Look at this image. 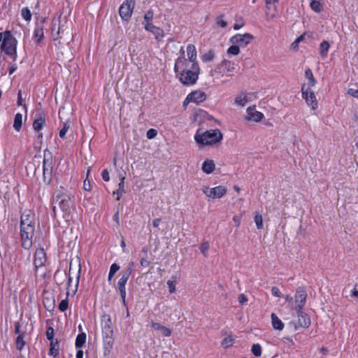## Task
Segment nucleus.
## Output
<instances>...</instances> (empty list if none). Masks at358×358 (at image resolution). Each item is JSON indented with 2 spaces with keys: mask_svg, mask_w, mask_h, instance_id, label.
<instances>
[{
  "mask_svg": "<svg viewBox=\"0 0 358 358\" xmlns=\"http://www.w3.org/2000/svg\"><path fill=\"white\" fill-rule=\"evenodd\" d=\"M216 24L222 28H225L227 26V22L224 20L223 15L217 17Z\"/></svg>",
  "mask_w": 358,
  "mask_h": 358,
  "instance_id": "obj_47",
  "label": "nucleus"
},
{
  "mask_svg": "<svg viewBox=\"0 0 358 358\" xmlns=\"http://www.w3.org/2000/svg\"><path fill=\"white\" fill-rule=\"evenodd\" d=\"M26 332L22 333L21 335H18L15 341V348L17 350L21 351L24 345H26L27 342L25 341V337L27 336Z\"/></svg>",
  "mask_w": 358,
  "mask_h": 358,
  "instance_id": "obj_26",
  "label": "nucleus"
},
{
  "mask_svg": "<svg viewBox=\"0 0 358 358\" xmlns=\"http://www.w3.org/2000/svg\"><path fill=\"white\" fill-rule=\"evenodd\" d=\"M301 96L305 99L307 105L312 109L315 110L318 106V103L314 92L310 90H301Z\"/></svg>",
  "mask_w": 358,
  "mask_h": 358,
  "instance_id": "obj_16",
  "label": "nucleus"
},
{
  "mask_svg": "<svg viewBox=\"0 0 358 358\" xmlns=\"http://www.w3.org/2000/svg\"><path fill=\"white\" fill-rule=\"evenodd\" d=\"M307 299V292L303 287H299L294 295L296 303L295 310H303Z\"/></svg>",
  "mask_w": 358,
  "mask_h": 358,
  "instance_id": "obj_15",
  "label": "nucleus"
},
{
  "mask_svg": "<svg viewBox=\"0 0 358 358\" xmlns=\"http://www.w3.org/2000/svg\"><path fill=\"white\" fill-rule=\"evenodd\" d=\"M0 49L2 52L9 56L13 62L17 60V41L13 36L10 31H3V36L1 41Z\"/></svg>",
  "mask_w": 358,
  "mask_h": 358,
  "instance_id": "obj_4",
  "label": "nucleus"
},
{
  "mask_svg": "<svg viewBox=\"0 0 358 358\" xmlns=\"http://www.w3.org/2000/svg\"><path fill=\"white\" fill-rule=\"evenodd\" d=\"M162 335L164 337H169L172 334V329L163 325L160 330Z\"/></svg>",
  "mask_w": 358,
  "mask_h": 358,
  "instance_id": "obj_49",
  "label": "nucleus"
},
{
  "mask_svg": "<svg viewBox=\"0 0 358 358\" xmlns=\"http://www.w3.org/2000/svg\"><path fill=\"white\" fill-rule=\"evenodd\" d=\"M296 313L297 314V326L296 328L302 327V328H308L310 325V319L308 314L303 312L302 310H296Z\"/></svg>",
  "mask_w": 358,
  "mask_h": 358,
  "instance_id": "obj_18",
  "label": "nucleus"
},
{
  "mask_svg": "<svg viewBox=\"0 0 358 358\" xmlns=\"http://www.w3.org/2000/svg\"><path fill=\"white\" fill-rule=\"evenodd\" d=\"M119 269H120V266L117 264L113 263L111 264V266L110 267L109 273H108V281L111 280L113 277L115 275L116 272L119 271Z\"/></svg>",
  "mask_w": 358,
  "mask_h": 358,
  "instance_id": "obj_42",
  "label": "nucleus"
},
{
  "mask_svg": "<svg viewBox=\"0 0 358 358\" xmlns=\"http://www.w3.org/2000/svg\"><path fill=\"white\" fill-rule=\"evenodd\" d=\"M248 297L244 294H241L238 297V301L240 304L243 305L248 301Z\"/></svg>",
  "mask_w": 358,
  "mask_h": 358,
  "instance_id": "obj_55",
  "label": "nucleus"
},
{
  "mask_svg": "<svg viewBox=\"0 0 358 358\" xmlns=\"http://www.w3.org/2000/svg\"><path fill=\"white\" fill-rule=\"evenodd\" d=\"M253 39L254 36L250 34H237L230 38V41L239 47L245 48L250 44Z\"/></svg>",
  "mask_w": 358,
  "mask_h": 358,
  "instance_id": "obj_14",
  "label": "nucleus"
},
{
  "mask_svg": "<svg viewBox=\"0 0 358 358\" xmlns=\"http://www.w3.org/2000/svg\"><path fill=\"white\" fill-rule=\"evenodd\" d=\"M187 56L186 62H190L192 64H199L197 61V52L196 50V47L193 44H188L187 45Z\"/></svg>",
  "mask_w": 358,
  "mask_h": 358,
  "instance_id": "obj_21",
  "label": "nucleus"
},
{
  "mask_svg": "<svg viewBox=\"0 0 358 358\" xmlns=\"http://www.w3.org/2000/svg\"><path fill=\"white\" fill-rule=\"evenodd\" d=\"M271 322L273 327L276 330H282L284 328V323L278 318L275 314L272 313L271 315Z\"/></svg>",
  "mask_w": 358,
  "mask_h": 358,
  "instance_id": "obj_28",
  "label": "nucleus"
},
{
  "mask_svg": "<svg viewBox=\"0 0 358 358\" xmlns=\"http://www.w3.org/2000/svg\"><path fill=\"white\" fill-rule=\"evenodd\" d=\"M330 44L327 41H323L320 44V54L322 58L328 56Z\"/></svg>",
  "mask_w": 358,
  "mask_h": 358,
  "instance_id": "obj_29",
  "label": "nucleus"
},
{
  "mask_svg": "<svg viewBox=\"0 0 358 358\" xmlns=\"http://www.w3.org/2000/svg\"><path fill=\"white\" fill-rule=\"evenodd\" d=\"M59 29V27H57V23L52 22L51 24V36L53 41H57L61 38Z\"/></svg>",
  "mask_w": 358,
  "mask_h": 358,
  "instance_id": "obj_33",
  "label": "nucleus"
},
{
  "mask_svg": "<svg viewBox=\"0 0 358 358\" xmlns=\"http://www.w3.org/2000/svg\"><path fill=\"white\" fill-rule=\"evenodd\" d=\"M53 157L51 152H44L43 161V180L44 183L50 185L52 179Z\"/></svg>",
  "mask_w": 358,
  "mask_h": 358,
  "instance_id": "obj_8",
  "label": "nucleus"
},
{
  "mask_svg": "<svg viewBox=\"0 0 358 358\" xmlns=\"http://www.w3.org/2000/svg\"><path fill=\"white\" fill-rule=\"evenodd\" d=\"M157 134V131L155 129H150L146 134L147 138L149 139L154 138Z\"/></svg>",
  "mask_w": 358,
  "mask_h": 358,
  "instance_id": "obj_50",
  "label": "nucleus"
},
{
  "mask_svg": "<svg viewBox=\"0 0 358 358\" xmlns=\"http://www.w3.org/2000/svg\"><path fill=\"white\" fill-rule=\"evenodd\" d=\"M69 128H70V126L67 122L64 124L63 127L60 129L59 133V136L61 138L64 139L66 138V134L68 130L69 129Z\"/></svg>",
  "mask_w": 358,
  "mask_h": 358,
  "instance_id": "obj_46",
  "label": "nucleus"
},
{
  "mask_svg": "<svg viewBox=\"0 0 358 358\" xmlns=\"http://www.w3.org/2000/svg\"><path fill=\"white\" fill-rule=\"evenodd\" d=\"M207 98L206 94L199 90H194L188 94V99H192L196 104L203 102Z\"/></svg>",
  "mask_w": 358,
  "mask_h": 358,
  "instance_id": "obj_20",
  "label": "nucleus"
},
{
  "mask_svg": "<svg viewBox=\"0 0 358 358\" xmlns=\"http://www.w3.org/2000/svg\"><path fill=\"white\" fill-rule=\"evenodd\" d=\"M101 327L103 355L104 356H108L110 354L114 345L113 323L109 315L103 314L101 315Z\"/></svg>",
  "mask_w": 358,
  "mask_h": 358,
  "instance_id": "obj_2",
  "label": "nucleus"
},
{
  "mask_svg": "<svg viewBox=\"0 0 358 358\" xmlns=\"http://www.w3.org/2000/svg\"><path fill=\"white\" fill-rule=\"evenodd\" d=\"M254 221L258 229H261L263 228V217L259 212L255 213Z\"/></svg>",
  "mask_w": 358,
  "mask_h": 358,
  "instance_id": "obj_35",
  "label": "nucleus"
},
{
  "mask_svg": "<svg viewBox=\"0 0 358 358\" xmlns=\"http://www.w3.org/2000/svg\"><path fill=\"white\" fill-rule=\"evenodd\" d=\"M20 328H21V325L20 324L19 322H16L15 324V329H14V331H15V334H17V336L18 335H21L22 332L20 331Z\"/></svg>",
  "mask_w": 358,
  "mask_h": 358,
  "instance_id": "obj_62",
  "label": "nucleus"
},
{
  "mask_svg": "<svg viewBox=\"0 0 358 358\" xmlns=\"http://www.w3.org/2000/svg\"><path fill=\"white\" fill-rule=\"evenodd\" d=\"M47 260L46 253L43 248H40L36 250L34 255V264L36 270L45 265Z\"/></svg>",
  "mask_w": 358,
  "mask_h": 358,
  "instance_id": "obj_17",
  "label": "nucleus"
},
{
  "mask_svg": "<svg viewBox=\"0 0 358 358\" xmlns=\"http://www.w3.org/2000/svg\"><path fill=\"white\" fill-rule=\"evenodd\" d=\"M180 56L175 61L174 71L176 77L185 86L194 85L196 83L201 73L199 64L186 62L185 52L182 48L180 50Z\"/></svg>",
  "mask_w": 358,
  "mask_h": 358,
  "instance_id": "obj_1",
  "label": "nucleus"
},
{
  "mask_svg": "<svg viewBox=\"0 0 358 358\" xmlns=\"http://www.w3.org/2000/svg\"><path fill=\"white\" fill-rule=\"evenodd\" d=\"M57 200L61 199L59 202V206L63 212V218L66 222L72 220L71 209L75 207V197L71 194H64L60 192L55 196Z\"/></svg>",
  "mask_w": 358,
  "mask_h": 358,
  "instance_id": "obj_5",
  "label": "nucleus"
},
{
  "mask_svg": "<svg viewBox=\"0 0 358 358\" xmlns=\"http://www.w3.org/2000/svg\"><path fill=\"white\" fill-rule=\"evenodd\" d=\"M48 355L53 358H57L59 355V343L58 339L50 341Z\"/></svg>",
  "mask_w": 358,
  "mask_h": 358,
  "instance_id": "obj_24",
  "label": "nucleus"
},
{
  "mask_svg": "<svg viewBox=\"0 0 358 358\" xmlns=\"http://www.w3.org/2000/svg\"><path fill=\"white\" fill-rule=\"evenodd\" d=\"M134 263L130 262L128 267L122 272L121 278L117 282V287L120 293L121 299L124 305L126 304V284L133 271Z\"/></svg>",
  "mask_w": 358,
  "mask_h": 358,
  "instance_id": "obj_7",
  "label": "nucleus"
},
{
  "mask_svg": "<svg viewBox=\"0 0 358 358\" xmlns=\"http://www.w3.org/2000/svg\"><path fill=\"white\" fill-rule=\"evenodd\" d=\"M215 169V164L213 159H206L201 166V170L206 174L212 173Z\"/></svg>",
  "mask_w": 358,
  "mask_h": 358,
  "instance_id": "obj_25",
  "label": "nucleus"
},
{
  "mask_svg": "<svg viewBox=\"0 0 358 358\" xmlns=\"http://www.w3.org/2000/svg\"><path fill=\"white\" fill-rule=\"evenodd\" d=\"M151 327H152L154 329H155V330H159V331H160V330L162 329V328L163 325H162V324H159V323H158V322H153V321H152V322H151Z\"/></svg>",
  "mask_w": 358,
  "mask_h": 358,
  "instance_id": "obj_60",
  "label": "nucleus"
},
{
  "mask_svg": "<svg viewBox=\"0 0 358 358\" xmlns=\"http://www.w3.org/2000/svg\"><path fill=\"white\" fill-rule=\"evenodd\" d=\"M22 126V115L20 113L15 114L14 117L13 128L20 131Z\"/></svg>",
  "mask_w": 358,
  "mask_h": 358,
  "instance_id": "obj_31",
  "label": "nucleus"
},
{
  "mask_svg": "<svg viewBox=\"0 0 358 358\" xmlns=\"http://www.w3.org/2000/svg\"><path fill=\"white\" fill-rule=\"evenodd\" d=\"M305 77H306L307 82L305 83L302 85L301 90H303L306 91L307 90V89L311 90L312 87L316 85L317 81H316L315 78H314L313 73L310 68H308L306 69Z\"/></svg>",
  "mask_w": 358,
  "mask_h": 358,
  "instance_id": "obj_19",
  "label": "nucleus"
},
{
  "mask_svg": "<svg viewBox=\"0 0 358 358\" xmlns=\"http://www.w3.org/2000/svg\"><path fill=\"white\" fill-rule=\"evenodd\" d=\"M215 58V52L212 50H208L201 56V60L203 62H210Z\"/></svg>",
  "mask_w": 358,
  "mask_h": 358,
  "instance_id": "obj_39",
  "label": "nucleus"
},
{
  "mask_svg": "<svg viewBox=\"0 0 358 358\" xmlns=\"http://www.w3.org/2000/svg\"><path fill=\"white\" fill-rule=\"evenodd\" d=\"M125 193L124 189H117L116 191L113 192V194H116L117 195V200L120 201L123 194Z\"/></svg>",
  "mask_w": 358,
  "mask_h": 358,
  "instance_id": "obj_57",
  "label": "nucleus"
},
{
  "mask_svg": "<svg viewBox=\"0 0 358 358\" xmlns=\"http://www.w3.org/2000/svg\"><path fill=\"white\" fill-rule=\"evenodd\" d=\"M251 352L255 357H261L262 354V346L259 343H255L252 345Z\"/></svg>",
  "mask_w": 358,
  "mask_h": 358,
  "instance_id": "obj_41",
  "label": "nucleus"
},
{
  "mask_svg": "<svg viewBox=\"0 0 358 358\" xmlns=\"http://www.w3.org/2000/svg\"><path fill=\"white\" fill-rule=\"evenodd\" d=\"M21 16L27 22H29L31 20V13L28 7L22 8L21 10Z\"/></svg>",
  "mask_w": 358,
  "mask_h": 358,
  "instance_id": "obj_40",
  "label": "nucleus"
},
{
  "mask_svg": "<svg viewBox=\"0 0 358 358\" xmlns=\"http://www.w3.org/2000/svg\"><path fill=\"white\" fill-rule=\"evenodd\" d=\"M86 342V334L82 332L78 334L76 338L75 345L76 348H80L84 345Z\"/></svg>",
  "mask_w": 358,
  "mask_h": 358,
  "instance_id": "obj_32",
  "label": "nucleus"
},
{
  "mask_svg": "<svg viewBox=\"0 0 358 358\" xmlns=\"http://www.w3.org/2000/svg\"><path fill=\"white\" fill-rule=\"evenodd\" d=\"M227 52L228 55H238L240 52V47L234 44L227 49Z\"/></svg>",
  "mask_w": 358,
  "mask_h": 358,
  "instance_id": "obj_43",
  "label": "nucleus"
},
{
  "mask_svg": "<svg viewBox=\"0 0 358 358\" xmlns=\"http://www.w3.org/2000/svg\"><path fill=\"white\" fill-rule=\"evenodd\" d=\"M46 17H42L40 22H36L33 31L32 39L37 44H40L44 39V23Z\"/></svg>",
  "mask_w": 358,
  "mask_h": 358,
  "instance_id": "obj_13",
  "label": "nucleus"
},
{
  "mask_svg": "<svg viewBox=\"0 0 358 358\" xmlns=\"http://www.w3.org/2000/svg\"><path fill=\"white\" fill-rule=\"evenodd\" d=\"M69 292H66V299L62 300L58 306V309L60 312H65L69 308Z\"/></svg>",
  "mask_w": 358,
  "mask_h": 358,
  "instance_id": "obj_36",
  "label": "nucleus"
},
{
  "mask_svg": "<svg viewBox=\"0 0 358 358\" xmlns=\"http://www.w3.org/2000/svg\"><path fill=\"white\" fill-rule=\"evenodd\" d=\"M113 219L117 225H120V214L118 210L113 215Z\"/></svg>",
  "mask_w": 358,
  "mask_h": 358,
  "instance_id": "obj_64",
  "label": "nucleus"
},
{
  "mask_svg": "<svg viewBox=\"0 0 358 358\" xmlns=\"http://www.w3.org/2000/svg\"><path fill=\"white\" fill-rule=\"evenodd\" d=\"M135 3V0H125L122 2L119 8V14L122 20L127 22L130 20Z\"/></svg>",
  "mask_w": 358,
  "mask_h": 358,
  "instance_id": "obj_11",
  "label": "nucleus"
},
{
  "mask_svg": "<svg viewBox=\"0 0 358 358\" xmlns=\"http://www.w3.org/2000/svg\"><path fill=\"white\" fill-rule=\"evenodd\" d=\"M236 340V337L234 336H229L223 339L222 341V345L225 348H229L233 345Z\"/></svg>",
  "mask_w": 358,
  "mask_h": 358,
  "instance_id": "obj_37",
  "label": "nucleus"
},
{
  "mask_svg": "<svg viewBox=\"0 0 358 358\" xmlns=\"http://www.w3.org/2000/svg\"><path fill=\"white\" fill-rule=\"evenodd\" d=\"M233 221L235 222L236 227H238L241 222V215H234L233 217Z\"/></svg>",
  "mask_w": 358,
  "mask_h": 358,
  "instance_id": "obj_59",
  "label": "nucleus"
},
{
  "mask_svg": "<svg viewBox=\"0 0 358 358\" xmlns=\"http://www.w3.org/2000/svg\"><path fill=\"white\" fill-rule=\"evenodd\" d=\"M194 138L201 146L215 145L222 141L223 135L219 129L203 131L199 128L196 131Z\"/></svg>",
  "mask_w": 358,
  "mask_h": 358,
  "instance_id": "obj_3",
  "label": "nucleus"
},
{
  "mask_svg": "<svg viewBox=\"0 0 358 358\" xmlns=\"http://www.w3.org/2000/svg\"><path fill=\"white\" fill-rule=\"evenodd\" d=\"M209 248V243L206 241V242H203L200 247H199V249L201 252V253L205 256L206 257L207 256V251Z\"/></svg>",
  "mask_w": 358,
  "mask_h": 358,
  "instance_id": "obj_48",
  "label": "nucleus"
},
{
  "mask_svg": "<svg viewBox=\"0 0 358 358\" xmlns=\"http://www.w3.org/2000/svg\"><path fill=\"white\" fill-rule=\"evenodd\" d=\"M249 101L248 94L246 93H241L236 96L234 102L236 105L244 107Z\"/></svg>",
  "mask_w": 358,
  "mask_h": 358,
  "instance_id": "obj_27",
  "label": "nucleus"
},
{
  "mask_svg": "<svg viewBox=\"0 0 358 358\" xmlns=\"http://www.w3.org/2000/svg\"><path fill=\"white\" fill-rule=\"evenodd\" d=\"M322 0H310V7L315 13H320L323 10Z\"/></svg>",
  "mask_w": 358,
  "mask_h": 358,
  "instance_id": "obj_30",
  "label": "nucleus"
},
{
  "mask_svg": "<svg viewBox=\"0 0 358 358\" xmlns=\"http://www.w3.org/2000/svg\"><path fill=\"white\" fill-rule=\"evenodd\" d=\"M141 266L143 267H147L150 265V262L145 258H143L140 261Z\"/></svg>",
  "mask_w": 358,
  "mask_h": 358,
  "instance_id": "obj_63",
  "label": "nucleus"
},
{
  "mask_svg": "<svg viewBox=\"0 0 358 358\" xmlns=\"http://www.w3.org/2000/svg\"><path fill=\"white\" fill-rule=\"evenodd\" d=\"M171 278L172 280H169L166 282L170 294H173L176 292V285L178 282V277L176 275H173Z\"/></svg>",
  "mask_w": 358,
  "mask_h": 358,
  "instance_id": "obj_34",
  "label": "nucleus"
},
{
  "mask_svg": "<svg viewBox=\"0 0 358 358\" xmlns=\"http://www.w3.org/2000/svg\"><path fill=\"white\" fill-rule=\"evenodd\" d=\"M145 21H146L147 23H150L152 22V12H148L147 13L145 14L144 17H143Z\"/></svg>",
  "mask_w": 358,
  "mask_h": 358,
  "instance_id": "obj_56",
  "label": "nucleus"
},
{
  "mask_svg": "<svg viewBox=\"0 0 358 358\" xmlns=\"http://www.w3.org/2000/svg\"><path fill=\"white\" fill-rule=\"evenodd\" d=\"M45 114L43 111L36 113L33 120L32 128L36 133V139L39 144H41L43 142V134L42 129L45 127Z\"/></svg>",
  "mask_w": 358,
  "mask_h": 358,
  "instance_id": "obj_10",
  "label": "nucleus"
},
{
  "mask_svg": "<svg viewBox=\"0 0 358 358\" xmlns=\"http://www.w3.org/2000/svg\"><path fill=\"white\" fill-rule=\"evenodd\" d=\"M236 64L233 61L224 59L221 62L215 66L211 70L210 74L216 78H220L223 76H231L235 71Z\"/></svg>",
  "mask_w": 358,
  "mask_h": 358,
  "instance_id": "obj_6",
  "label": "nucleus"
},
{
  "mask_svg": "<svg viewBox=\"0 0 358 358\" xmlns=\"http://www.w3.org/2000/svg\"><path fill=\"white\" fill-rule=\"evenodd\" d=\"M264 117V115L262 112H259L257 110H251L250 107H249L247 109V116H246L247 120L259 122L262 121V120Z\"/></svg>",
  "mask_w": 358,
  "mask_h": 358,
  "instance_id": "obj_23",
  "label": "nucleus"
},
{
  "mask_svg": "<svg viewBox=\"0 0 358 358\" xmlns=\"http://www.w3.org/2000/svg\"><path fill=\"white\" fill-rule=\"evenodd\" d=\"M35 230V224L20 225L22 247L29 250L32 246V238Z\"/></svg>",
  "mask_w": 358,
  "mask_h": 358,
  "instance_id": "obj_9",
  "label": "nucleus"
},
{
  "mask_svg": "<svg viewBox=\"0 0 358 358\" xmlns=\"http://www.w3.org/2000/svg\"><path fill=\"white\" fill-rule=\"evenodd\" d=\"M83 188L85 191L90 192L92 189V185L90 180H87V178L84 180L83 182Z\"/></svg>",
  "mask_w": 358,
  "mask_h": 358,
  "instance_id": "obj_54",
  "label": "nucleus"
},
{
  "mask_svg": "<svg viewBox=\"0 0 358 358\" xmlns=\"http://www.w3.org/2000/svg\"><path fill=\"white\" fill-rule=\"evenodd\" d=\"M35 215L30 210H25L21 215L20 225L35 224Z\"/></svg>",
  "mask_w": 358,
  "mask_h": 358,
  "instance_id": "obj_22",
  "label": "nucleus"
},
{
  "mask_svg": "<svg viewBox=\"0 0 358 358\" xmlns=\"http://www.w3.org/2000/svg\"><path fill=\"white\" fill-rule=\"evenodd\" d=\"M17 69V66L15 64V62H13L10 64V66L8 68V73L10 76H11Z\"/></svg>",
  "mask_w": 358,
  "mask_h": 358,
  "instance_id": "obj_53",
  "label": "nucleus"
},
{
  "mask_svg": "<svg viewBox=\"0 0 358 358\" xmlns=\"http://www.w3.org/2000/svg\"><path fill=\"white\" fill-rule=\"evenodd\" d=\"M155 28L156 26H155L152 22L146 23V24L145 25V29L151 33L154 31V29Z\"/></svg>",
  "mask_w": 358,
  "mask_h": 358,
  "instance_id": "obj_58",
  "label": "nucleus"
},
{
  "mask_svg": "<svg viewBox=\"0 0 358 358\" xmlns=\"http://www.w3.org/2000/svg\"><path fill=\"white\" fill-rule=\"evenodd\" d=\"M45 336H46L47 339L49 340L50 341H54L56 339L54 338L55 330H54L53 327H49L47 328V330L45 331Z\"/></svg>",
  "mask_w": 358,
  "mask_h": 358,
  "instance_id": "obj_44",
  "label": "nucleus"
},
{
  "mask_svg": "<svg viewBox=\"0 0 358 358\" xmlns=\"http://www.w3.org/2000/svg\"><path fill=\"white\" fill-rule=\"evenodd\" d=\"M202 191L203 194L210 199H220L226 194L227 188L222 185H218L213 188L203 186Z\"/></svg>",
  "mask_w": 358,
  "mask_h": 358,
  "instance_id": "obj_12",
  "label": "nucleus"
},
{
  "mask_svg": "<svg viewBox=\"0 0 358 358\" xmlns=\"http://www.w3.org/2000/svg\"><path fill=\"white\" fill-rule=\"evenodd\" d=\"M22 102H23V100H22V90H20L17 92V105L18 106H22L23 107V108L24 109L25 113H27V105L23 104Z\"/></svg>",
  "mask_w": 358,
  "mask_h": 358,
  "instance_id": "obj_45",
  "label": "nucleus"
},
{
  "mask_svg": "<svg viewBox=\"0 0 358 358\" xmlns=\"http://www.w3.org/2000/svg\"><path fill=\"white\" fill-rule=\"evenodd\" d=\"M101 177H102V179L106 182H108L110 180V175H109V172L108 171L107 169H103L102 171Z\"/></svg>",
  "mask_w": 358,
  "mask_h": 358,
  "instance_id": "obj_51",
  "label": "nucleus"
},
{
  "mask_svg": "<svg viewBox=\"0 0 358 358\" xmlns=\"http://www.w3.org/2000/svg\"><path fill=\"white\" fill-rule=\"evenodd\" d=\"M271 294L273 296H274L275 297L281 296V292L280 291L279 288L277 287H273L271 288Z\"/></svg>",
  "mask_w": 358,
  "mask_h": 358,
  "instance_id": "obj_52",
  "label": "nucleus"
},
{
  "mask_svg": "<svg viewBox=\"0 0 358 358\" xmlns=\"http://www.w3.org/2000/svg\"><path fill=\"white\" fill-rule=\"evenodd\" d=\"M348 94L355 98H358V90L350 88L348 90Z\"/></svg>",
  "mask_w": 358,
  "mask_h": 358,
  "instance_id": "obj_61",
  "label": "nucleus"
},
{
  "mask_svg": "<svg viewBox=\"0 0 358 358\" xmlns=\"http://www.w3.org/2000/svg\"><path fill=\"white\" fill-rule=\"evenodd\" d=\"M152 33L154 34L155 39L158 41H162L164 37V30L160 27H156Z\"/></svg>",
  "mask_w": 358,
  "mask_h": 358,
  "instance_id": "obj_38",
  "label": "nucleus"
}]
</instances>
